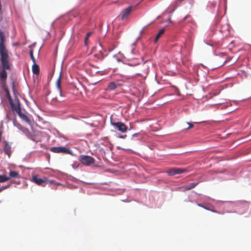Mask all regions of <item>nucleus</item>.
I'll return each mask as SVG.
<instances>
[{"label":"nucleus","mask_w":251,"mask_h":251,"mask_svg":"<svg viewBox=\"0 0 251 251\" xmlns=\"http://www.w3.org/2000/svg\"><path fill=\"white\" fill-rule=\"evenodd\" d=\"M5 93H6V97L7 98V99L8 100L9 102H10L12 101L13 100L10 96V92H9V90H8V89L5 88Z\"/></svg>","instance_id":"18"},{"label":"nucleus","mask_w":251,"mask_h":251,"mask_svg":"<svg viewBox=\"0 0 251 251\" xmlns=\"http://www.w3.org/2000/svg\"><path fill=\"white\" fill-rule=\"evenodd\" d=\"M131 9V6H129L124 9L121 14V19L124 20L126 18L130 13Z\"/></svg>","instance_id":"8"},{"label":"nucleus","mask_w":251,"mask_h":251,"mask_svg":"<svg viewBox=\"0 0 251 251\" xmlns=\"http://www.w3.org/2000/svg\"><path fill=\"white\" fill-rule=\"evenodd\" d=\"M8 177L9 178L10 180L11 178H20L21 176L18 172L15 171H10L9 173V176H8Z\"/></svg>","instance_id":"11"},{"label":"nucleus","mask_w":251,"mask_h":251,"mask_svg":"<svg viewBox=\"0 0 251 251\" xmlns=\"http://www.w3.org/2000/svg\"><path fill=\"white\" fill-rule=\"evenodd\" d=\"M78 160L82 164L87 166H90L95 162V159L93 157L86 155H79Z\"/></svg>","instance_id":"3"},{"label":"nucleus","mask_w":251,"mask_h":251,"mask_svg":"<svg viewBox=\"0 0 251 251\" xmlns=\"http://www.w3.org/2000/svg\"><path fill=\"white\" fill-rule=\"evenodd\" d=\"M50 151L54 153H62L64 154H72V151L65 147H54L50 149Z\"/></svg>","instance_id":"4"},{"label":"nucleus","mask_w":251,"mask_h":251,"mask_svg":"<svg viewBox=\"0 0 251 251\" xmlns=\"http://www.w3.org/2000/svg\"><path fill=\"white\" fill-rule=\"evenodd\" d=\"M9 103H10V104L11 106L12 109L13 111H15L16 113H17L18 114L19 111H18V109L19 108L20 110H21L20 103L19 102V100H17V103L16 104H14L13 103V101L9 102Z\"/></svg>","instance_id":"10"},{"label":"nucleus","mask_w":251,"mask_h":251,"mask_svg":"<svg viewBox=\"0 0 251 251\" xmlns=\"http://www.w3.org/2000/svg\"><path fill=\"white\" fill-rule=\"evenodd\" d=\"M91 32H88L86 34V37L85 38V41L87 40V39L89 38V37L91 35Z\"/></svg>","instance_id":"24"},{"label":"nucleus","mask_w":251,"mask_h":251,"mask_svg":"<svg viewBox=\"0 0 251 251\" xmlns=\"http://www.w3.org/2000/svg\"><path fill=\"white\" fill-rule=\"evenodd\" d=\"M187 124L189 125V126L187 128H185L186 129H188L193 127V124L192 123H187Z\"/></svg>","instance_id":"23"},{"label":"nucleus","mask_w":251,"mask_h":251,"mask_svg":"<svg viewBox=\"0 0 251 251\" xmlns=\"http://www.w3.org/2000/svg\"><path fill=\"white\" fill-rule=\"evenodd\" d=\"M13 90H14V89H15L14 83H13Z\"/></svg>","instance_id":"26"},{"label":"nucleus","mask_w":251,"mask_h":251,"mask_svg":"<svg viewBox=\"0 0 251 251\" xmlns=\"http://www.w3.org/2000/svg\"><path fill=\"white\" fill-rule=\"evenodd\" d=\"M111 124L116 129L122 132H125L127 130V126L122 122H111Z\"/></svg>","instance_id":"6"},{"label":"nucleus","mask_w":251,"mask_h":251,"mask_svg":"<svg viewBox=\"0 0 251 251\" xmlns=\"http://www.w3.org/2000/svg\"><path fill=\"white\" fill-rule=\"evenodd\" d=\"M18 110L19 111L18 115H19V117L22 119H23L24 121H26L27 123H29L30 120H29V118L26 115L23 113L22 112L21 110H20L19 108L18 109Z\"/></svg>","instance_id":"13"},{"label":"nucleus","mask_w":251,"mask_h":251,"mask_svg":"<svg viewBox=\"0 0 251 251\" xmlns=\"http://www.w3.org/2000/svg\"><path fill=\"white\" fill-rule=\"evenodd\" d=\"M198 183L199 182L191 183L187 185L184 186L183 188L184 191L189 190L195 187L198 184Z\"/></svg>","instance_id":"14"},{"label":"nucleus","mask_w":251,"mask_h":251,"mask_svg":"<svg viewBox=\"0 0 251 251\" xmlns=\"http://www.w3.org/2000/svg\"><path fill=\"white\" fill-rule=\"evenodd\" d=\"M121 138H124V136H121Z\"/></svg>","instance_id":"27"},{"label":"nucleus","mask_w":251,"mask_h":251,"mask_svg":"<svg viewBox=\"0 0 251 251\" xmlns=\"http://www.w3.org/2000/svg\"><path fill=\"white\" fill-rule=\"evenodd\" d=\"M11 186V184H9L5 186H2L0 188V192L3 191V190L6 189L7 188H9Z\"/></svg>","instance_id":"21"},{"label":"nucleus","mask_w":251,"mask_h":251,"mask_svg":"<svg viewBox=\"0 0 251 251\" xmlns=\"http://www.w3.org/2000/svg\"><path fill=\"white\" fill-rule=\"evenodd\" d=\"M72 166L73 168L76 169L78 167L79 164L77 162H75L72 165Z\"/></svg>","instance_id":"22"},{"label":"nucleus","mask_w":251,"mask_h":251,"mask_svg":"<svg viewBox=\"0 0 251 251\" xmlns=\"http://www.w3.org/2000/svg\"><path fill=\"white\" fill-rule=\"evenodd\" d=\"M186 172V170L184 169L173 168L169 169L167 172V174L169 176H174L176 174H180Z\"/></svg>","instance_id":"7"},{"label":"nucleus","mask_w":251,"mask_h":251,"mask_svg":"<svg viewBox=\"0 0 251 251\" xmlns=\"http://www.w3.org/2000/svg\"><path fill=\"white\" fill-rule=\"evenodd\" d=\"M11 146L9 145L8 143L5 141H4V146L3 147V151L4 153L7 154L9 157L11 155Z\"/></svg>","instance_id":"9"},{"label":"nucleus","mask_w":251,"mask_h":251,"mask_svg":"<svg viewBox=\"0 0 251 251\" xmlns=\"http://www.w3.org/2000/svg\"><path fill=\"white\" fill-rule=\"evenodd\" d=\"M2 69L0 72V80L1 83L4 85L7 77L6 70H10V63L9 57H0Z\"/></svg>","instance_id":"1"},{"label":"nucleus","mask_w":251,"mask_h":251,"mask_svg":"<svg viewBox=\"0 0 251 251\" xmlns=\"http://www.w3.org/2000/svg\"><path fill=\"white\" fill-rule=\"evenodd\" d=\"M32 70L33 73L35 75H38L40 72V69L39 66L35 63H33L32 67Z\"/></svg>","instance_id":"15"},{"label":"nucleus","mask_w":251,"mask_h":251,"mask_svg":"<svg viewBox=\"0 0 251 251\" xmlns=\"http://www.w3.org/2000/svg\"><path fill=\"white\" fill-rule=\"evenodd\" d=\"M5 42L4 34L0 30V57H9L8 51L5 47Z\"/></svg>","instance_id":"2"},{"label":"nucleus","mask_w":251,"mask_h":251,"mask_svg":"<svg viewBox=\"0 0 251 251\" xmlns=\"http://www.w3.org/2000/svg\"><path fill=\"white\" fill-rule=\"evenodd\" d=\"M9 180L8 176L5 175H0V182H4Z\"/></svg>","instance_id":"19"},{"label":"nucleus","mask_w":251,"mask_h":251,"mask_svg":"<svg viewBox=\"0 0 251 251\" xmlns=\"http://www.w3.org/2000/svg\"><path fill=\"white\" fill-rule=\"evenodd\" d=\"M213 212H217V211H214V210H212Z\"/></svg>","instance_id":"28"},{"label":"nucleus","mask_w":251,"mask_h":251,"mask_svg":"<svg viewBox=\"0 0 251 251\" xmlns=\"http://www.w3.org/2000/svg\"><path fill=\"white\" fill-rule=\"evenodd\" d=\"M164 32H165L164 28L161 29L159 31L158 33L157 34V35H156L155 38L154 39L155 43H156L158 41V39L160 38L161 36L164 34Z\"/></svg>","instance_id":"16"},{"label":"nucleus","mask_w":251,"mask_h":251,"mask_svg":"<svg viewBox=\"0 0 251 251\" xmlns=\"http://www.w3.org/2000/svg\"><path fill=\"white\" fill-rule=\"evenodd\" d=\"M31 181L37 185L43 187L45 186L49 182L46 177L41 178L37 175L32 176Z\"/></svg>","instance_id":"5"},{"label":"nucleus","mask_w":251,"mask_h":251,"mask_svg":"<svg viewBox=\"0 0 251 251\" xmlns=\"http://www.w3.org/2000/svg\"><path fill=\"white\" fill-rule=\"evenodd\" d=\"M29 54H30V58H31L33 63H35L36 62V60H35V57H34V55H33V50H30V51H29Z\"/></svg>","instance_id":"20"},{"label":"nucleus","mask_w":251,"mask_h":251,"mask_svg":"<svg viewBox=\"0 0 251 251\" xmlns=\"http://www.w3.org/2000/svg\"><path fill=\"white\" fill-rule=\"evenodd\" d=\"M198 205L199 206L202 207H203V208H205V209H207V208H206L205 207H204V206H202V205L201 204H198Z\"/></svg>","instance_id":"25"},{"label":"nucleus","mask_w":251,"mask_h":251,"mask_svg":"<svg viewBox=\"0 0 251 251\" xmlns=\"http://www.w3.org/2000/svg\"><path fill=\"white\" fill-rule=\"evenodd\" d=\"M61 78H62V75H61V74H60L59 76V77L58 78V79L56 81V83L57 88L59 91V93L60 96H62V91H61Z\"/></svg>","instance_id":"12"},{"label":"nucleus","mask_w":251,"mask_h":251,"mask_svg":"<svg viewBox=\"0 0 251 251\" xmlns=\"http://www.w3.org/2000/svg\"><path fill=\"white\" fill-rule=\"evenodd\" d=\"M118 85L115 82H111L108 85V88L110 90H113L115 89L118 87Z\"/></svg>","instance_id":"17"}]
</instances>
